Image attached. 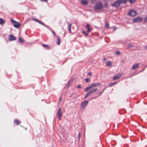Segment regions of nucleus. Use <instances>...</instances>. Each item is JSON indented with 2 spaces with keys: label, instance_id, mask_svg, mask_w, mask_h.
<instances>
[{
  "label": "nucleus",
  "instance_id": "nucleus-1",
  "mask_svg": "<svg viewBox=\"0 0 147 147\" xmlns=\"http://www.w3.org/2000/svg\"><path fill=\"white\" fill-rule=\"evenodd\" d=\"M100 84H101L100 83H96L92 84L90 86L86 88L85 90V91H87L89 89H91V90H92V89L94 88H93L98 86L99 85H100Z\"/></svg>",
  "mask_w": 147,
  "mask_h": 147
},
{
  "label": "nucleus",
  "instance_id": "nucleus-2",
  "mask_svg": "<svg viewBox=\"0 0 147 147\" xmlns=\"http://www.w3.org/2000/svg\"><path fill=\"white\" fill-rule=\"evenodd\" d=\"M94 7L95 10H98L102 9V5L101 2L99 1L98 3H96Z\"/></svg>",
  "mask_w": 147,
  "mask_h": 147
},
{
  "label": "nucleus",
  "instance_id": "nucleus-3",
  "mask_svg": "<svg viewBox=\"0 0 147 147\" xmlns=\"http://www.w3.org/2000/svg\"><path fill=\"white\" fill-rule=\"evenodd\" d=\"M97 90L96 88H94L92 89V90H90L86 94L84 99H85L87 98L89 95L92 94L94 92Z\"/></svg>",
  "mask_w": 147,
  "mask_h": 147
},
{
  "label": "nucleus",
  "instance_id": "nucleus-4",
  "mask_svg": "<svg viewBox=\"0 0 147 147\" xmlns=\"http://www.w3.org/2000/svg\"><path fill=\"white\" fill-rule=\"evenodd\" d=\"M11 23L13 24L14 27L16 28H18L20 25V24L19 22L15 21L12 19H11Z\"/></svg>",
  "mask_w": 147,
  "mask_h": 147
},
{
  "label": "nucleus",
  "instance_id": "nucleus-5",
  "mask_svg": "<svg viewBox=\"0 0 147 147\" xmlns=\"http://www.w3.org/2000/svg\"><path fill=\"white\" fill-rule=\"evenodd\" d=\"M121 3V2L120 0H117L115 3L111 5L113 7H118Z\"/></svg>",
  "mask_w": 147,
  "mask_h": 147
},
{
  "label": "nucleus",
  "instance_id": "nucleus-6",
  "mask_svg": "<svg viewBox=\"0 0 147 147\" xmlns=\"http://www.w3.org/2000/svg\"><path fill=\"white\" fill-rule=\"evenodd\" d=\"M128 15L132 17H134L137 14V12L136 11L131 10L129 11L128 13Z\"/></svg>",
  "mask_w": 147,
  "mask_h": 147
},
{
  "label": "nucleus",
  "instance_id": "nucleus-7",
  "mask_svg": "<svg viewBox=\"0 0 147 147\" xmlns=\"http://www.w3.org/2000/svg\"><path fill=\"white\" fill-rule=\"evenodd\" d=\"M57 114L59 118V120H60L62 117V111L61 108H59L58 109Z\"/></svg>",
  "mask_w": 147,
  "mask_h": 147
},
{
  "label": "nucleus",
  "instance_id": "nucleus-8",
  "mask_svg": "<svg viewBox=\"0 0 147 147\" xmlns=\"http://www.w3.org/2000/svg\"><path fill=\"white\" fill-rule=\"evenodd\" d=\"M142 18L140 17H137L133 20V22H138L142 21Z\"/></svg>",
  "mask_w": 147,
  "mask_h": 147
},
{
  "label": "nucleus",
  "instance_id": "nucleus-9",
  "mask_svg": "<svg viewBox=\"0 0 147 147\" xmlns=\"http://www.w3.org/2000/svg\"><path fill=\"white\" fill-rule=\"evenodd\" d=\"M16 40V38L12 34H10L9 36V41L15 40Z\"/></svg>",
  "mask_w": 147,
  "mask_h": 147
},
{
  "label": "nucleus",
  "instance_id": "nucleus-10",
  "mask_svg": "<svg viewBox=\"0 0 147 147\" xmlns=\"http://www.w3.org/2000/svg\"><path fill=\"white\" fill-rule=\"evenodd\" d=\"M121 74H118L115 75L113 78V80H115L119 79L121 77Z\"/></svg>",
  "mask_w": 147,
  "mask_h": 147
},
{
  "label": "nucleus",
  "instance_id": "nucleus-11",
  "mask_svg": "<svg viewBox=\"0 0 147 147\" xmlns=\"http://www.w3.org/2000/svg\"><path fill=\"white\" fill-rule=\"evenodd\" d=\"M33 20H34L36 22L38 23H39L40 24H41L46 27H47L48 28V26H46V25H45V24L43 23H42V22L41 21L39 20H37V19H33Z\"/></svg>",
  "mask_w": 147,
  "mask_h": 147
},
{
  "label": "nucleus",
  "instance_id": "nucleus-12",
  "mask_svg": "<svg viewBox=\"0 0 147 147\" xmlns=\"http://www.w3.org/2000/svg\"><path fill=\"white\" fill-rule=\"evenodd\" d=\"M88 103V101L87 100H85L83 102L82 105V108L83 109L85 108L87 105Z\"/></svg>",
  "mask_w": 147,
  "mask_h": 147
},
{
  "label": "nucleus",
  "instance_id": "nucleus-13",
  "mask_svg": "<svg viewBox=\"0 0 147 147\" xmlns=\"http://www.w3.org/2000/svg\"><path fill=\"white\" fill-rule=\"evenodd\" d=\"M139 65V64L138 63L134 64L132 66V69L134 70L135 69H136L138 67Z\"/></svg>",
  "mask_w": 147,
  "mask_h": 147
},
{
  "label": "nucleus",
  "instance_id": "nucleus-14",
  "mask_svg": "<svg viewBox=\"0 0 147 147\" xmlns=\"http://www.w3.org/2000/svg\"><path fill=\"white\" fill-rule=\"evenodd\" d=\"M57 45H59L60 43V39L58 36H57Z\"/></svg>",
  "mask_w": 147,
  "mask_h": 147
},
{
  "label": "nucleus",
  "instance_id": "nucleus-15",
  "mask_svg": "<svg viewBox=\"0 0 147 147\" xmlns=\"http://www.w3.org/2000/svg\"><path fill=\"white\" fill-rule=\"evenodd\" d=\"M81 3L83 5H86L88 3V2L86 0H82L81 1Z\"/></svg>",
  "mask_w": 147,
  "mask_h": 147
},
{
  "label": "nucleus",
  "instance_id": "nucleus-16",
  "mask_svg": "<svg viewBox=\"0 0 147 147\" xmlns=\"http://www.w3.org/2000/svg\"><path fill=\"white\" fill-rule=\"evenodd\" d=\"M5 21L2 18H0V24H3L5 23Z\"/></svg>",
  "mask_w": 147,
  "mask_h": 147
},
{
  "label": "nucleus",
  "instance_id": "nucleus-17",
  "mask_svg": "<svg viewBox=\"0 0 147 147\" xmlns=\"http://www.w3.org/2000/svg\"><path fill=\"white\" fill-rule=\"evenodd\" d=\"M15 123H16L17 125H18L21 123V121L18 120V119H15L14 121Z\"/></svg>",
  "mask_w": 147,
  "mask_h": 147
},
{
  "label": "nucleus",
  "instance_id": "nucleus-18",
  "mask_svg": "<svg viewBox=\"0 0 147 147\" xmlns=\"http://www.w3.org/2000/svg\"><path fill=\"white\" fill-rule=\"evenodd\" d=\"M68 30L69 32L70 33L71 32V24L69 23H68Z\"/></svg>",
  "mask_w": 147,
  "mask_h": 147
},
{
  "label": "nucleus",
  "instance_id": "nucleus-19",
  "mask_svg": "<svg viewBox=\"0 0 147 147\" xmlns=\"http://www.w3.org/2000/svg\"><path fill=\"white\" fill-rule=\"evenodd\" d=\"M109 24L107 21L105 22V27L106 28L108 29L109 28Z\"/></svg>",
  "mask_w": 147,
  "mask_h": 147
},
{
  "label": "nucleus",
  "instance_id": "nucleus-20",
  "mask_svg": "<svg viewBox=\"0 0 147 147\" xmlns=\"http://www.w3.org/2000/svg\"><path fill=\"white\" fill-rule=\"evenodd\" d=\"M19 42L21 43H23L24 42L23 39L21 37H20L18 39Z\"/></svg>",
  "mask_w": 147,
  "mask_h": 147
},
{
  "label": "nucleus",
  "instance_id": "nucleus-21",
  "mask_svg": "<svg viewBox=\"0 0 147 147\" xmlns=\"http://www.w3.org/2000/svg\"><path fill=\"white\" fill-rule=\"evenodd\" d=\"M107 65V66L110 67L111 66V61H109L107 62L106 64Z\"/></svg>",
  "mask_w": 147,
  "mask_h": 147
},
{
  "label": "nucleus",
  "instance_id": "nucleus-22",
  "mask_svg": "<svg viewBox=\"0 0 147 147\" xmlns=\"http://www.w3.org/2000/svg\"><path fill=\"white\" fill-rule=\"evenodd\" d=\"M117 83V82H114L112 83H109V86L110 87L113 86L114 85L116 84Z\"/></svg>",
  "mask_w": 147,
  "mask_h": 147
},
{
  "label": "nucleus",
  "instance_id": "nucleus-23",
  "mask_svg": "<svg viewBox=\"0 0 147 147\" xmlns=\"http://www.w3.org/2000/svg\"><path fill=\"white\" fill-rule=\"evenodd\" d=\"M72 81H73V80H70V81H69L68 82V85H67L68 87H69L71 84Z\"/></svg>",
  "mask_w": 147,
  "mask_h": 147
},
{
  "label": "nucleus",
  "instance_id": "nucleus-24",
  "mask_svg": "<svg viewBox=\"0 0 147 147\" xmlns=\"http://www.w3.org/2000/svg\"><path fill=\"white\" fill-rule=\"evenodd\" d=\"M82 33L84 34V35L86 36H88V34L86 33V32L84 31L83 30H82Z\"/></svg>",
  "mask_w": 147,
  "mask_h": 147
},
{
  "label": "nucleus",
  "instance_id": "nucleus-25",
  "mask_svg": "<svg viewBox=\"0 0 147 147\" xmlns=\"http://www.w3.org/2000/svg\"><path fill=\"white\" fill-rule=\"evenodd\" d=\"M42 45L44 47H47V49H49V47L48 46V45H45V44H42Z\"/></svg>",
  "mask_w": 147,
  "mask_h": 147
},
{
  "label": "nucleus",
  "instance_id": "nucleus-26",
  "mask_svg": "<svg viewBox=\"0 0 147 147\" xmlns=\"http://www.w3.org/2000/svg\"><path fill=\"white\" fill-rule=\"evenodd\" d=\"M80 137H81V134H80V132H79L78 134V139L79 140H80Z\"/></svg>",
  "mask_w": 147,
  "mask_h": 147
},
{
  "label": "nucleus",
  "instance_id": "nucleus-27",
  "mask_svg": "<svg viewBox=\"0 0 147 147\" xmlns=\"http://www.w3.org/2000/svg\"><path fill=\"white\" fill-rule=\"evenodd\" d=\"M136 0H129V2L130 3H132L135 2Z\"/></svg>",
  "mask_w": 147,
  "mask_h": 147
},
{
  "label": "nucleus",
  "instance_id": "nucleus-28",
  "mask_svg": "<svg viewBox=\"0 0 147 147\" xmlns=\"http://www.w3.org/2000/svg\"><path fill=\"white\" fill-rule=\"evenodd\" d=\"M120 53V52L119 51H116V54L117 55H119Z\"/></svg>",
  "mask_w": 147,
  "mask_h": 147
},
{
  "label": "nucleus",
  "instance_id": "nucleus-29",
  "mask_svg": "<svg viewBox=\"0 0 147 147\" xmlns=\"http://www.w3.org/2000/svg\"><path fill=\"white\" fill-rule=\"evenodd\" d=\"M85 80L86 82H88L90 81V80L88 78H87L85 79Z\"/></svg>",
  "mask_w": 147,
  "mask_h": 147
},
{
  "label": "nucleus",
  "instance_id": "nucleus-30",
  "mask_svg": "<svg viewBox=\"0 0 147 147\" xmlns=\"http://www.w3.org/2000/svg\"><path fill=\"white\" fill-rule=\"evenodd\" d=\"M127 1V0H121V3H125Z\"/></svg>",
  "mask_w": 147,
  "mask_h": 147
},
{
  "label": "nucleus",
  "instance_id": "nucleus-31",
  "mask_svg": "<svg viewBox=\"0 0 147 147\" xmlns=\"http://www.w3.org/2000/svg\"><path fill=\"white\" fill-rule=\"evenodd\" d=\"M51 32H52V33L53 34V36H56V34L55 33V32H54V31L52 30H51Z\"/></svg>",
  "mask_w": 147,
  "mask_h": 147
},
{
  "label": "nucleus",
  "instance_id": "nucleus-32",
  "mask_svg": "<svg viewBox=\"0 0 147 147\" xmlns=\"http://www.w3.org/2000/svg\"><path fill=\"white\" fill-rule=\"evenodd\" d=\"M133 45L132 44H130L128 46V48H131L133 47Z\"/></svg>",
  "mask_w": 147,
  "mask_h": 147
},
{
  "label": "nucleus",
  "instance_id": "nucleus-33",
  "mask_svg": "<svg viewBox=\"0 0 147 147\" xmlns=\"http://www.w3.org/2000/svg\"><path fill=\"white\" fill-rule=\"evenodd\" d=\"M90 31V28H87V32H89Z\"/></svg>",
  "mask_w": 147,
  "mask_h": 147
},
{
  "label": "nucleus",
  "instance_id": "nucleus-34",
  "mask_svg": "<svg viewBox=\"0 0 147 147\" xmlns=\"http://www.w3.org/2000/svg\"><path fill=\"white\" fill-rule=\"evenodd\" d=\"M108 6V3L107 2H106L105 3V6L106 7H107Z\"/></svg>",
  "mask_w": 147,
  "mask_h": 147
},
{
  "label": "nucleus",
  "instance_id": "nucleus-35",
  "mask_svg": "<svg viewBox=\"0 0 147 147\" xmlns=\"http://www.w3.org/2000/svg\"><path fill=\"white\" fill-rule=\"evenodd\" d=\"M92 75V73L91 72H89L88 74V76H90Z\"/></svg>",
  "mask_w": 147,
  "mask_h": 147
},
{
  "label": "nucleus",
  "instance_id": "nucleus-36",
  "mask_svg": "<svg viewBox=\"0 0 147 147\" xmlns=\"http://www.w3.org/2000/svg\"><path fill=\"white\" fill-rule=\"evenodd\" d=\"M144 21L145 22H147V16L145 18Z\"/></svg>",
  "mask_w": 147,
  "mask_h": 147
},
{
  "label": "nucleus",
  "instance_id": "nucleus-37",
  "mask_svg": "<svg viewBox=\"0 0 147 147\" xmlns=\"http://www.w3.org/2000/svg\"><path fill=\"white\" fill-rule=\"evenodd\" d=\"M104 91V90H103V91L102 92H98V94H99L100 95H101V94Z\"/></svg>",
  "mask_w": 147,
  "mask_h": 147
},
{
  "label": "nucleus",
  "instance_id": "nucleus-38",
  "mask_svg": "<svg viewBox=\"0 0 147 147\" xmlns=\"http://www.w3.org/2000/svg\"><path fill=\"white\" fill-rule=\"evenodd\" d=\"M86 27L88 28H90L89 27V25L88 24H87L86 26Z\"/></svg>",
  "mask_w": 147,
  "mask_h": 147
},
{
  "label": "nucleus",
  "instance_id": "nucleus-39",
  "mask_svg": "<svg viewBox=\"0 0 147 147\" xmlns=\"http://www.w3.org/2000/svg\"><path fill=\"white\" fill-rule=\"evenodd\" d=\"M77 88H81V86L80 85H78L77 86Z\"/></svg>",
  "mask_w": 147,
  "mask_h": 147
},
{
  "label": "nucleus",
  "instance_id": "nucleus-40",
  "mask_svg": "<svg viewBox=\"0 0 147 147\" xmlns=\"http://www.w3.org/2000/svg\"><path fill=\"white\" fill-rule=\"evenodd\" d=\"M40 0L42 2H47V0Z\"/></svg>",
  "mask_w": 147,
  "mask_h": 147
},
{
  "label": "nucleus",
  "instance_id": "nucleus-41",
  "mask_svg": "<svg viewBox=\"0 0 147 147\" xmlns=\"http://www.w3.org/2000/svg\"><path fill=\"white\" fill-rule=\"evenodd\" d=\"M113 28L114 30H115L117 28L115 27H113Z\"/></svg>",
  "mask_w": 147,
  "mask_h": 147
},
{
  "label": "nucleus",
  "instance_id": "nucleus-42",
  "mask_svg": "<svg viewBox=\"0 0 147 147\" xmlns=\"http://www.w3.org/2000/svg\"><path fill=\"white\" fill-rule=\"evenodd\" d=\"M144 48L146 50H147V46H146L144 47Z\"/></svg>",
  "mask_w": 147,
  "mask_h": 147
},
{
  "label": "nucleus",
  "instance_id": "nucleus-43",
  "mask_svg": "<svg viewBox=\"0 0 147 147\" xmlns=\"http://www.w3.org/2000/svg\"><path fill=\"white\" fill-rule=\"evenodd\" d=\"M106 60V59L105 58H104V59H103V60H104V61H105V60Z\"/></svg>",
  "mask_w": 147,
  "mask_h": 147
},
{
  "label": "nucleus",
  "instance_id": "nucleus-44",
  "mask_svg": "<svg viewBox=\"0 0 147 147\" xmlns=\"http://www.w3.org/2000/svg\"><path fill=\"white\" fill-rule=\"evenodd\" d=\"M61 99H62L61 98H60V99L59 101H60V100H61Z\"/></svg>",
  "mask_w": 147,
  "mask_h": 147
},
{
  "label": "nucleus",
  "instance_id": "nucleus-45",
  "mask_svg": "<svg viewBox=\"0 0 147 147\" xmlns=\"http://www.w3.org/2000/svg\"><path fill=\"white\" fill-rule=\"evenodd\" d=\"M62 29L63 30V27L62 28Z\"/></svg>",
  "mask_w": 147,
  "mask_h": 147
},
{
  "label": "nucleus",
  "instance_id": "nucleus-46",
  "mask_svg": "<svg viewBox=\"0 0 147 147\" xmlns=\"http://www.w3.org/2000/svg\"><path fill=\"white\" fill-rule=\"evenodd\" d=\"M144 70V69H143V70H142V71Z\"/></svg>",
  "mask_w": 147,
  "mask_h": 147
},
{
  "label": "nucleus",
  "instance_id": "nucleus-47",
  "mask_svg": "<svg viewBox=\"0 0 147 147\" xmlns=\"http://www.w3.org/2000/svg\"><path fill=\"white\" fill-rule=\"evenodd\" d=\"M143 128H144V127H142Z\"/></svg>",
  "mask_w": 147,
  "mask_h": 147
}]
</instances>
